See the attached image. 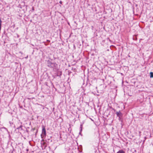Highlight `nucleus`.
<instances>
[{
  "label": "nucleus",
  "mask_w": 153,
  "mask_h": 153,
  "mask_svg": "<svg viewBox=\"0 0 153 153\" xmlns=\"http://www.w3.org/2000/svg\"><path fill=\"white\" fill-rule=\"evenodd\" d=\"M62 72L61 71H58L57 73V76H60L62 75Z\"/></svg>",
  "instance_id": "423d86ee"
},
{
  "label": "nucleus",
  "mask_w": 153,
  "mask_h": 153,
  "mask_svg": "<svg viewBox=\"0 0 153 153\" xmlns=\"http://www.w3.org/2000/svg\"><path fill=\"white\" fill-rule=\"evenodd\" d=\"M27 131L28 132V131L27 130V131Z\"/></svg>",
  "instance_id": "2eb2a0df"
},
{
  "label": "nucleus",
  "mask_w": 153,
  "mask_h": 153,
  "mask_svg": "<svg viewBox=\"0 0 153 153\" xmlns=\"http://www.w3.org/2000/svg\"><path fill=\"white\" fill-rule=\"evenodd\" d=\"M22 123H21V125L19 127H18L17 128H16V129H21V130L22 129Z\"/></svg>",
  "instance_id": "0eeeda50"
},
{
  "label": "nucleus",
  "mask_w": 153,
  "mask_h": 153,
  "mask_svg": "<svg viewBox=\"0 0 153 153\" xmlns=\"http://www.w3.org/2000/svg\"><path fill=\"white\" fill-rule=\"evenodd\" d=\"M133 39L134 40H137V38L136 36H133Z\"/></svg>",
  "instance_id": "1a4fd4ad"
},
{
  "label": "nucleus",
  "mask_w": 153,
  "mask_h": 153,
  "mask_svg": "<svg viewBox=\"0 0 153 153\" xmlns=\"http://www.w3.org/2000/svg\"><path fill=\"white\" fill-rule=\"evenodd\" d=\"M59 2V3L61 4H62V2L61 1H60Z\"/></svg>",
  "instance_id": "f8f14e48"
},
{
  "label": "nucleus",
  "mask_w": 153,
  "mask_h": 153,
  "mask_svg": "<svg viewBox=\"0 0 153 153\" xmlns=\"http://www.w3.org/2000/svg\"><path fill=\"white\" fill-rule=\"evenodd\" d=\"M1 23H2V21L0 18V28H1Z\"/></svg>",
  "instance_id": "9d476101"
},
{
  "label": "nucleus",
  "mask_w": 153,
  "mask_h": 153,
  "mask_svg": "<svg viewBox=\"0 0 153 153\" xmlns=\"http://www.w3.org/2000/svg\"><path fill=\"white\" fill-rule=\"evenodd\" d=\"M47 66L50 68H54L56 67L57 64L56 62H52L51 61L48 60L47 62Z\"/></svg>",
  "instance_id": "f257e3e1"
},
{
  "label": "nucleus",
  "mask_w": 153,
  "mask_h": 153,
  "mask_svg": "<svg viewBox=\"0 0 153 153\" xmlns=\"http://www.w3.org/2000/svg\"><path fill=\"white\" fill-rule=\"evenodd\" d=\"M117 153H125V152L122 150H120Z\"/></svg>",
  "instance_id": "20e7f679"
},
{
  "label": "nucleus",
  "mask_w": 153,
  "mask_h": 153,
  "mask_svg": "<svg viewBox=\"0 0 153 153\" xmlns=\"http://www.w3.org/2000/svg\"><path fill=\"white\" fill-rule=\"evenodd\" d=\"M35 129V128H34L33 129V130H34Z\"/></svg>",
  "instance_id": "4468645a"
},
{
  "label": "nucleus",
  "mask_w": 153,
  "mask_h": 153,
  "mask_svg": "<svg viewBox=\"0 0 153 153\" xmlns=\"http://www.w3.org/2000/svg\"><path fill=\"white\" fill-rule=\"evenodd\" d=\"M116 114L117 117H118L119 118H120L123 115L122 113L120 111H119V112H116Z\"/></svg>",
  "instance_id": "7ed1b4c3"
},
{
  "label": "nucleus",
  "mask_w": 153,
  "mask_h": 153,
  "mask_svg": "<svg viewBox=\"0 0 153 153\" xmlns=\"http://www.w3.org/2000/svg\"><path fill=\"white\" fill-rule=\"evenodd\" d=\"M82 124H81L80 125V130L79 134H80L81 133V132H82Z\"/></svg>",
  "instance_id": "39448f33"
},
{
  "label": "nucleus",
  "mask_w": 153,
  "mask_h": 153,
  "mask_svg": "<svg viewBox=\"0 0 153 153\" xmlns=\"http://www.w3.org/2000/svg\"><path fill=\"white\" fill-rule=\"evenodd\" d=\"M150 78H153V73L152 72H150Z\"/></svg>",
  "instance_id": "6e6552de"
},
{
  "label": "nucleus",
  "mask_w": 153,
  "mask_h": 153,
  "mask_svg": "<svg viewBox=\"0 0 153 153\" xmlns=\"http://www.w3.org/2000/svg\"><path fill=\"white\" fill-rule=\"evenodd\" d=\"M43 145H44V149H45V148L47 147V145L45 144V143H43Z\"/></svg>",
  "instance_id": "9b49d317"
},
{
  "label": "nucleus",
  "mask_w": 153,
  "mask_h": 153,
  "mask_svg": "<svg viewBox=\"0 0 153 153\" xmlns=\"http://www.w3.org/2000/svg\"><path fill=\"white\" fill-rule=\"evenodd\" d=\"M46 135V131L44 126H42V134H41V137L42 138L45 137Z\"/></svg>",
  "instance_id": "f03ea898"
},
{
  "label": "nucleus",
  "mask_w": 153,
  "mask_h": 153,
  "mask_svg": "<svg viewBox=\"0 0 153 153\" xmlns=\"http://www.w3.org/2000/svg\"><path fill=\"white\" fill-rule=\"evenodd\" d=\"M47 41L48 42H50V41L49 40H47Z\"/></svg>",
  "instance_id": "ddd939ff"
}]
</instances>
